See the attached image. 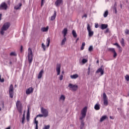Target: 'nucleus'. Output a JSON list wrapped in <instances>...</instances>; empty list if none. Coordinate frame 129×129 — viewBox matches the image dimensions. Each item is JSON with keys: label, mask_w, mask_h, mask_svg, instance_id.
<instances>
[{"label": "nucleus", "mask_w": 129, "mask_h": 129, "mask_svg": "<svg viewBox=\"0 0 129 129\" xmlns=\"http://www.w3.org/2000/svg\"><path fill=\"white\" fill-rule=\"evenodd\" d=\"M10 26L11 24L9 22L5 23L2 27L1 31H0V33L1 34V35H4L5 31H7V30H8L9 28H10Z\"/></svg>", "instance_id": "1"}, {"label": "nucleus", "mask_w": 129, "mask_h": 129, "mask_svg": "<svg viewBox=\"0 0 129 129\" xmlns=\"http://www.w3.org/2000/svg\"><path fill=\"white\" fill-rule=\"evenodd\" d=\"M28 59L29 62V63L31 64L33 61V52L32 51V49L30 48H28Z\"/></svg>", "instance_id": "2"}, {"label": "nucleus", "mask_w": 129, "mask_h": 129, "mask_svg": "<svg viewBox=\"0 0 129 129\" xmlns=\"http://www.w3.org/2000/svg\"><path fill=\"white\" fill-rule=\"evenodd\" d=\"M86 112H87V107H85L81 111V116L80 117V120L83 121V118L86 116Z\"/></svg>", "instance_id": "3"}, {"label": "nucleus", "mask_w": 129, "mask_h": 129, "mask_svg": "<svg viewBox=\"0 0 129 129\" xmlns=\"http://www.w3.org/2000/svg\"><path fill=\"white\" fill-rule=\"evenodd\" d=\"M40 111L41 113L43 114L44 117H48V116H49V111L47 109L41 107Z\"/></svg>", "instance_id": "4"}, {"label": "nucleus", "mask_w": 129, "mask_h": 129, "mask_svg": "<svg viewBox=\"0 0 129 129\" xmlns=\"http://www.w3.org/2000/svg\"><path fill=\"white\" fill-rule=\"evenodd\" d=\"M16 107L17 109H18V111L20 113H22L23 112V106H22V103H21V101H17L16 102Z\"/></svg>", "instance_id": "5"}, {"label": "nucleus", "mask_w": 129, "mask_h": 129, "mask_svg": "<svg viewBox=\"0 0 129 129\" xmlns=\"http://www.w3.org/2000/svg\"><path fill=\"white\" fill-rule=\"evenodd\" d=\"M71 90H73V91H76L77 89H78V86L77 85H73L71 83H70L68 86Z\"/></svg>", "instance_id": "6"}, {"label": "nucleus", "mask_w": 129, "mask_h": 129, "mask_svg": "<svg viewBox=\"0 0 129 129\" xmlns=\"http://www.w3.org/2000/svg\"><path fill=\"white\" fill-rule=\"evenodd\" d=\"M87 29L89 34V37H92L94 34V32L91 30V27L89 24L87 25Z\"/></svg>", "instance_id": "7"}, {"label": "nucleus", "mask_w": 129, "mask_h": 129, "mask_svg": "<svg viewBox=\"0 0 129 129\" xmlns=\"http://www.w3.org/2000/svg\"><path fill=\"white\" fill-rule=\"evenodd\" d=\"M9 95L11 98L14 97V86L13 85H11L9 88Z\"/></svg>", "instance_id": "8"}, {"label": "nucleus", "mask_w": 129, "mask_h": 129, "mask_svg": "<svg viewBox=\"0 0 129 129\" xmlns=\"http://www.w3.org/2000/svg\"><path fill=\"white\" fill-rule=\"evenodd\" d=\"M8 4H6L5 2L2 3L0 5V10L1 11H7L8 10Z\"/></svg>", "instance_id": "9"}, {"label": "nucleus", "mask_w": 129, "mask_h": 129, "mask_svg": "<svg viewBox=\"0 0 129 129\" xmlns=\"http://www.w3.org/2000/svg\"><path fill=\"white\" fill-rule=\"evenodd\" d=\"M103 98L104 101V105L105 106H107L108 105V101L107 100V96H106V94L105 93H103Z\"/></svg>", "instance_id": "10"}, {"label": "nucleus", "mask_w": 129, "mask_h": 129, "mask_svg": "<svg viewBox=\"0 0 129 129\" xmlns=\"http://www.w3.org/2000/svg\"><path fill=\"white\" fill-rule=\"evenodd\" d=\"M56 71L57 73V75H60V73H61V64L57 63L56 67Z\"/></svg>", "instance_id": "11"}, {"label": "nucleus", "mask_w": 129, "mask_h": 129, "mask_svg": "<svg viewBox=\"0 0 129 129\" xmlns=\"http://www.w3.org/2000/svg\"><path fill=\"white\" fill-rule=\"evenodd\" d=\"M33 91H34V89H33L32 87H30L26 90V94H27V95H29V94H31V93H33Z\"/></svg>", "instance_id": "12"}, {"label": "nucleus", "mask_w": 129, "mask_h": 129, "mask_svg": "<svg viewBox=\"0 0 129 129\" xmlns=\"http://www.w3.org/2000/svg\"><path fill=\"white\" fill-rule=\"evenodd\" d=\"M101 73V75H103L104 74V71L102 70V67L101 68H99L97 71L96 72V73Z\"/></svg>", "instance_id": "13"}, {"label": "nucleus", "mask_w": 129, "mask_h": 129, "mask_svg": "<svg viewBox=\"0 0 129 129\" xmlns=\"http://www.w3.org/2000/svg\"><path fill=\"white\" fill-rule=\"evenodd\" d=\"M26 119L27 121H30V107H28L26 116Z\"/></svg>", "instance_id": "14"}, {"label": "nucleus", "mask_w": 129, "mask_h": 129, "mask_svg": "<svg viewBox=\"0 0 129 129\" xmlns=\"http://www.w3.org/2000/svg\"><path fill=\"white\" fill-rule=\"evenodd\" d=\"M62 3H63L62 0H56L55 2V5L56 7H59V6H60Z\"/></svg>", "instance_id": "15"}, {"label": "nucleus", "mask_w": 129, "mask_h": 129, "mask_svg": "<svg viewBox=\"0 0 129 129\" xmlns=\"http://www.w3.org/2000/svg\"><path fill=\"white\" fill-rule=\"evenodd\" d=\"M43 74H44V70H41L38 74V79H41V78H42Z\"/></svg>", "instance_id": "16"}, {"label": "nucleus", "mask_w": 129, "mask_h": 129, "mask_svg": "<svg viewBox=\"0 0 129 129\" xmlns=\"http://www.w3.org/2000/svg\"><path fill=\"white\" fill-rule=\"evenodd\" d=\"M67 33H68V29L67 28H64L62 31V34L63 35V37H66V35H67Z\"/></svg>", "instance_id": "17"}, {"label": "nucleus", "mask_w": 129, "mask_h": 129, "mask_svg": "<svg viewBox=\"0 0 129 129\" xmlns=\"http://www.w3.org/2000/svg\"><path fill=\"white\" fill-rule=\"evenodd\" d=\"M108 25L107 24H102L101 25V30H105V29H107Z\"/></svg>", "instance_id": "18"}, {"label": "nucleus", "mask_w": 129, "mask_h": 129, "mask_svg": "<svg viewBox=\"0 0 129 129\" xmlns=\"http://www.w3.org/2000/svg\"><path fill=\"white\" fill-rule=\"evenodd\" d=\"M56 16H57V14L56 11H54V14L50 18V21H54L56 19Z\"/></svg>", "instance_id": "19"}, {"label": "nucleus", "mask_w": 129, "mask_h": 129, "mask_svg": "<svg viewBox=\"0 0 129 129\" xmlns=\"http://www.w3.org/2000/svg\"><path fill=\"white\" fill-rule=\"evenodd\" d=\"M79 77V76H78V74H77L71 75L70 76V77L72 79H76L77 78H78Z\"/></svg>", "instance_id": "20"}, {"label": "nucleus", "mask_w": 129, "mask_h": 129, "mask_svg": "<svg viewBox=\"0 0 129 129\" xmlns=\"http://www.w3.org/2000/svg\"><path fill=\"white\" fill-rule=\"evenodd\" d=\"M21 7H22V4L21 3H19L18 5L14 7L15 10H21Z\"/></svg>", "instance_id": "21"}, {"label": "nucleus", "mask_w": 129, "mask_h": 129, "mask_svg": "<svg viewBox=\"0 0 129 129\" xmlns=\"http://www.w3.org/2000/svg\"><path fill=\"white\" fill-rule=\"evenodd\" d=\"M66 97H65V96L64 95H61L60 97L59 98V100L60 101H65V99H66Z\"/></svg>", "instance_id": "22"}, {"label": "nucleus", "mask_w": 129, "mask_h": 129, "mask_svg": "<svg viewBox=\"0 0 129 129\" xmlns=\"http://www.w3.org/2000/svg\"><path fill=\"white\" fill-rule=\"evenodd\" d=\"M48 30H49V26L41 28L42 32H47Z\"/></svg>", "instance_id": "23"}, {"label": "nucleus", "mask_w": 129, "mask_h": 129, "mask_svg": "<svg viewBox=\"0 0 129 129\" xmlns=\"http://www.w3.org/2000/svg\"><path fill=\"white\" fill-rule=\"evenodd\" d=\"M106 118H107V116L106 115L102 116L100 119V122H102V121H103V120H104L105 119H106Z\"/></svg>", "instance_id": "24"}, {"label": "nucleus", "mask_w": 129, "mask_h": 129, "mask_svg": "<svg viewBox=\"0 0 129 129\" xmlns=\"http://www.w3.org/2000/svg\"><path fill=\"white\" fill-rule=\"evenodd\" d=\"M94 108L96 110H99V109H100V105L98 104H96L94 106Z\"/></svg>", "instance_id": "25"}, {"label": "nucleus", "mask_w": 129, "mask_h": 129, "mask_svg": "<svg viewBox=\"0 0 129 129\" xmlns=\"http://www.w3.org/2000/svg\"><path fill=\"white\" fill-rule=\"evenodd\" d=\"M72 34L74 37V38H77V33H76V31L74 30L72 31Z\"/></svg>", "instance_id": "26"}, {"label": "nucleus", "mask_w": 129, "mask_h": 129, "mask_svg": "<svg viewBox=\"0 0 129 129\" xmlns=\"http://www.w3.org/2000/svg\"><path fill=\"white\" fill-rule=\"evenodd\" d=\"M46 47H49V46H50V38H47V39H46Z\"/></svg>", "instance_id": "27"}, {"label": "nucleus", "mask_w": 129, "mask_h": 129, "mask_svg": "<svg viewBox=\"0 0 129 129\" xmlns=\"http://www.w3.org/2000/svg\"><path fill=\"white\" fill-rule=\"evenodd\" d=\"M63 39L61 41V45L63 46V45H65V43L66 42V37H63Z\"/></svg>", "instance_id": "28"}, {"label": "nucleus", "mask_w": 129, "mask_h": 129, "mask_svg": "<svg viewBox=\"0 0 129 129\" xmlns=\"http://www.w3.org/2000/svg\"><path fill=\"white\" fill-rule=\"evenodd\" d=\"M84 121H82L81 123V125H80V129H83V127H84Z\"/></svg>", "instance_id": "29"}, {"label": "nucleus", "mask_w": 129, "mask_h": 129, "mask_svg": "<svg viewBox=\"0 0 129 129\" xmlns=\"http://www.w3.org/2000/svg\"><path fill=\"white\" fill-rule=\"evenodd\" d=\"M108 50V51H110V52H112L113 53L115 52V49H114V48H109Z\"/></svg>", "instance_id": "30"}, {"label": "nucleus", "mask_w": 129, "mask_h": 129, "mask_svg": "<svg viewBox=\"0 0 129 129\" xmlns=\"http://www.w3.org/2000/svg\"><path fill=\"white\" fill-rule=\"evenodd\" d=\"M108 15V11H106L103 14L104 17L106 18V17H107Z\"/></svg>", "instance_id": "31"}, {"label": "nucleus", "mask_w": 129, "mask_h": 129, "mask_svg": "<svg viewBox=\"0 0 129 129\" xmlns=\"http://www.w3.org/2000/svg\"><path fill=\"white\" fill-rule=\"evenodd\" d=\"M84 47H85V42H83L82 44V46L81 47V50H84Z\"/></svg>", "instance_id": "32"}, {"label": "nucleus", "mask_w": 129, "mask_h": 129, "mask_svg": "<svg viewBox=\"0 0 129 129\" xmlns=\"http://www.w3.org/2000/svg\"><path fill=\"white\" fill-rule=\"evenodd\" d=\"M41 46L42 49H43V51H46V45L44 43H42Z\"/></svg>", "instance_id": "33"}, {"label": "nucleus", "mask_w": 129, "mask_h": 129, "mask_svg": "<svg viewBox=\"0 0 129 129\" xmlns=\"http://www.w3.org/2000/svg\"><path fill=\"white\" fill-rule=\"evenodd\" d=\"M120 43L121 44L122 46H124V40L123 39V38L121 39V40L120 41Z\"/></svg>", "instance_id": "34"}, {"label": "nucleus", "mask_w": 129, "mask_h": 129, "mask_svg": "<svg viewBox=\"0 0 129 129\" xmlns=\"http://www.w3.org/2000/svg\"><path fill=\"white\" fill-rule=\"evenodd\" d=\"M36 117H44V115L43 114H39L36 116Z\"/></svg>", "instance_id": "35"}, {"label": "nucleus", "mask_w": 129, "mask_h": 129, "mask_svg": "<svg viewBox=\"0 0 129 129\" xmlns=\"http://www.w3.org/2000/svg\"><path fill=\"white\" fill-rule=\"evenodd\" d=\"M10 56H17V53L15 52H12L10 53Z\"/></svg>", "instance_id": "36"}, {"label": "nucleus", "mask_w": 129, "mask_h": 129, "mask_svg": "<svg viewBox=\"0 0 129 129\" xmlns=\"http://www.w3.org/2000/svg\"><path fill=\"white\" fill-rule=\"evenodd\" d=\"M36 119H37V117H35L34 118V123H35L36 125H38V120H37Z\"/></svg>", "instance_id": "37"}, {"label": "nucleus", "mask_w": 129, "mask_h": 129, "mask_svg": "<svg viewBox=\"0 0 129 129\" xmlns=\"http://www.w3.org/2000/svg\"><path fill=\"white\" fill-rule=\"evenodd\" d=\"M50 128V125H45L43 129H49Z\"/></svg>", "instance_id": "38"}, {"label": "nucleus", "mask_w": 129, "mask_h": 129, "mask_svg": "<svg viewBox=\"0 0 129 129\" xmlns=\"http://www.w3.org/2000/svg\"><path fill=\"white\" fill-rule=\"evenodd\" d=\"M87 59H84V58L82 59L83 64H85V63H87Z\"/></svg>", "instance_id": "39"}, {"label": "nucleus", "mask_w": 129, "mask_h": 129, "mask_svg": "<svg viewBox=\"0 0 129 129\" xmlns=\"http://www.w3.org/2000/svg\"><path fill=\"white\" fill-rule=\"evenodd\" d=\"M92 50H93V47L92 46H90V47H89V51L90 52H91Z\"/></svg>", "instance_id": "40"}, {"label": "nucleus", "mask_w": 129, "mask_h": 129, "mask_svg": "<svg viewBox=\"0 0 129 129\" xmlns=\"http://www.w3.org/2000/svg\"><path fill=\"white\" fill-rule=\"evenodd\" d=\"M125 79L127 81H129V76L126 75V76H125Z\"/></svg>", "instance_id": "41"}, {"label": "nucleus", "mask_w": 129, "mask_h": 129, "mask_svg": "<svg viewBox=\"0 0 129 129\" xmlns=\"http://www.w3.org/2000/svg\"><path fill=\"white\" fill-rule=\"evenodd\" d=\"M44 4H45V0H41V7H43L44 6Z\"/></svg>", "instance_id": "42"}, {"label": "nucleus", "mask_w": 129, "mask_h": 129, "mask_svg": "<svg viewBox=\"0 0 129 129\" xmlns=\"http://www.w3.org/2000/svg\"><path fill=\"white\" fill-rule=\"evenodd\" d=\"M22 123H23V124L25 123V117H22Z\"/></svg>", "instance_id": "43"}, {"label": "nucleus", "mask_w": 129, "mask_h": 129, "mask_svg": "<svg viewBox=\"0 0 129 129\" xmlns=\"http://www.w3.org/2000/svg\"><path fill=\"white\" fill-rule=\"evenodd\" d=\"M113 53H114L113 57L116 58V56H117V53H116V52L115 51H114Z\"/></svg>", "instance_id": "44"}, {"label": "nucleus", "mask_w": 129, "mask_h": 129, "mask_svg": "<svg viewBox=\"0 0 129 129\" xmlns=\"http://www.w3.org/2000/svg\"><path fill=\"white\" fill-rule=\"evenodd\" d=\"M0 82H5V80L4 79H2V76L0 75Z\"/></svg>", "instance_id": "45"}, {"label": "nucleus", "mask_w": 129, "mask_h": 129, "mask_svg": "<svg viewBox=\"0 0 129 129\" xmlns=\"http://www.w3.org/2000/svg\"><path fill=\"white\" fill-rule=\"evenodd\" d=\"M59 80H63V75H61L59 76Z\"/></svg>", "instance_id": "46"}, {"label": "nucleus", "mask_w": 129, "mask_h": 129, "mask_svg": "<svg viewBox=\"0 0 129 129\" xmlns=\"http://www.w3.org/2000/svg\"><path fill=\"white\" fill-rule=\"evenodd\" d=\"M114 45H115V46H116L117 47V48H120V46H119V45L118 44V43H115L114 44Z\"/></svg>", "instance_id": "47"}, {"label": "nucleus", "mask_w": 129, "mask_h": 129, "mask_svg": "<svg viewBox=\"0 0 129 129\" xmlns=\"http://www.w3.org/2000/svg\"><path fill=\"white\" fill-rule=\"evenodd\" d=\"M125 33L126 34V35H128V34H129V30L126 29L125 31Z\"/></svg>", "instance_id": "48"}, {"label": "nucleus", "mask_w": 129, "mask_h": 129, "mask_svg": "<svg viewBox=\"0 0 129 129\" xmlns=\"http://www.w3.org/2000/svg\"><path fill=\"white\" fill-rule=\"evenodd\" d=\"M114 11L115 14L117 13V10L116 9V7H114Z\"/></svg>", "instance_id": "49"}, {"label": "nucleus", "mask_w": 129, "mask_h": 129, "mask_svg": "<svg viewBox=\"0 0 129 129\" xmlns=\"http://www.w3.org/2000/svg\"><path fill=\"white\" fill-rule=\"evenodd\" d=\"M105 33H109V29H107L105 31Z\"/></svg>", "instance_id": "50"}, {"label": "nucleus", "mask_w": 129, "mask_h": 129, "mask_svg": "<svg viewBox=\"0 0 129 129\" xmlns=\"http://www.w3.org/2000/svg\"><path fill=\"white\" fill-rule=\"evenodd\" d=\"M20 51H21V52H23V46H21Z\"/></svg>", "instance_id": "51"}, {"label": "nucleus", "mask_w": 129, "mask_h": 129, "mask_svg": "<svg viewBox=\"0 0 129 129\" xmlns=\"http://www.w3.org/2000/svg\"><path fill=\"white\" fill-rule=\"evenodd\" d=\"M3 16V14L2 13H0V21H2V16Z\"/></svg>", "instance_id": "52"}, {"label": "nucleus", "mask_w": 129, "mask_h": 129, "mask_svg": "<svg viewBox=\"0 0 129 129\" xmlns=\"http://www.w3.org/2000/svg\"><path fill=\"white\" fill-rule=\"evenodd\" d=\"M119 50V51L120 52H121L122 51V48H121L120 46V48H118Z\"/></svg>", "instance_id": "53"}, {"label": "nucleus", "mask_w": 129, "mask_h": 129, "mask_svg": "<svg viewBox=\"0 0 129 129\" xmlns=\"http://www.w3.org/2000/svg\"><path fill=\"white\" fill-rule=\"evenodd\" d=\"M35 129H38V125H36V126H35Z\"/></svg>", "instance_id": "54"}, {"label": "nucleus", "mask_w": 129, "mask_h": 129, "mask_svg": "<svg viewBox=\"0 0 129 129\" xmlns=\"http://www.w3.org/2000/svg\"><path fill=\"white\" fill-rule=\"evenodd\" d=\"M95 27L96 28H98V24L95 25Z\"/></svg>", "instance_id": "55"}, {"label": "nucleus", "mask_w": 129, "mask_h": 129, "mask_svg": "<svg viewBox=\"0 0 129 129\" xmlns=\"http://www.w3.org/2000/svg\"><path fill=\"white\" fill-rule=\"evenodd\" d=\"M83 17H84L85 18H87V15L85 14Z\"/></svg>", "instance_id": "56"}, {"label": "nucleus", "mask_w": 129, "mask_h": 129, "mask_svg": "<svg viewBox=\"0 0 129 129\" xmlns=\"http://www.w3.org/2000/svg\"><path fill=\"white\" fill-rule=\"evenodd\" d=\"M120 8H121V9H122V5L120 4Z\"/></svg>", "instance_id": "57"}, {"label": "nucleus", "mask_w": 129, "mask_h": 129, "mask_svg": "<svg viewBox=\"0 0 129 129\" xmlns=\"http://www.w3.org/2000/svg\"><path fill=\"white\" fill-rule=\"evenodd\" d=\"M116 6H117L116 3H115V4H114V8H116Z\"/></svg>", "instance_id": "58"}, {"label": "nucleus", "mask_w": 129, "mask_h": 129, "mask_svg": "<svg viewBox=\"0 0 129 129\" xmlns=\"http://www.w3.org/2000/svg\"><path fill=\"white\" fill-rule=\"evenodd\" d=\"M10 65H12V64H13V62H12V61H10Z\"/></svg>", "instance_id": "59"}, {"label": "nucleus", "mask_w": 129, "mask_h": 129, "mask_svg": "<svg viewBox=\"0 0 129 129\" xmlns=\"http://www.w3.org/2000/svg\"><path fill=\"white\" fill-rule=\"evenodd\" d=\"M90 73V71H88V75H89V74Z\"/></svg>", "instance_id": "60"}, {"label": "nucleus", "mask_w": 129, "mask_h": 129, "mask_svg": "<svg viewBox=\"0 0 129 129\" xmlns=\"http://www.w3.org/2000/svg\"><path fill=\"white\" fill-rule=\"evenodd\" d=\"M23 117H25V113H24V114L23 115Z\"/></svg>", "instance_id": "61"}, {"label": "nucleus", "mask_w": 129, "mask_h": 129, "mask_svg": "<svg viewBox=\"0 0 129 129\" xmlns=\"http://www.w3.org/2000/svg\"><path fill=\"white\" fill-rule=\"evenodd\" d=\"M97 63H99V60H97Z\"/></svg>", "instance_id": "62"}, {"label": "nucleus", "mask_w": 129, "mask_h": 129, "mask_svg": "<svg viewBox=\"0 0 129 129\" xmlns=\"http://www.w3.org/2000/svg\"><path fill=\"white\" fill-rule=\"evenodd\" d=\"M61 73H62V74H64V71H62Z\"/></svg>", "instance_id": "63"}, {"label": "nucleus", "mask_w": 129, "mask_h": 129, "mask_svg": "<svg viewBox=\"0 0 129 129\" xmlns=\"http://www.w3.org/2000/svg\"><path fill=\"white\" fill-rule=\"evenodd\" d=\"M88 71H90V68H88Z\"/></svg>", "instance_id": "64"}]
</instances>
